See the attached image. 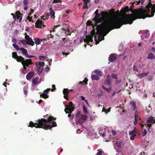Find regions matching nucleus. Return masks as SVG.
<instances>
[{
    "mask_svg": "<svg viewBox=\"0 0 155 155\" xmlns=\"http://www.w3.org/2000/svg\"><path fill=\"white\" fill-rule=\"evenodd\" d=\"M23 14L20 13L19 11H17L15 12V19L17 18V19H19V22H20L22 19V16Z\"/></svg>",
    "mask_w": 155,
    "mask_h": 155,
    "instance_id": "nucleus-7",
    "label": "nucleus"
},
{
    "mask_svg": "<svg viewBox=\"0 0 155 155\" xmlns=\"http://www.w3.org/2000/svg\"><path fill=\"white\" fill-rule=\"evenodd\" d=\"M133 71H138L137 67L135 65H134L133 66Z\"/></svg>",
    "mask_w": 155,
    "mask_h": 155,
    "instance_id": "nucleus-50",
    "label": "nucleus"
},
{
    "mask_svg": "<svg viewBox=\"0 0 155 155\" xmlns=\"http://www.w3.org/2000/svg\"><path fill=\"white\" fill-rule=\"evenodd\" d=\"M93 36L92 35H87L86 37V38H87L89 41V43L90 42H91L93 41Z\"/></svg>",
    "mask_w": 155,
    "mask_h": 155,
    "instance_id": "nucleus-26",
    "label": "nucleus"
},
{
    "mask_svg": "<svg viewBox=\"0 0 155 155\" xmlns=\"http://www.w3.org/2000/svg\"><path fill=\"white\" fill-rule=\"evenodd\" d=\"M91 78L92 80H98L99 79V77L98 76L95 74L91 75Z\"/></svg>",
    "mask_w": 155,
    "mask_h": 155,
    "instance_id": "nucleus-27",
    "label": "nucleus"
},
{
    "mask_svg": "<svg viewBox=\"0 0 155 155\" xmlns=\"http://www.w3.org/2000/svg\"><path fill=\"white\" fill-rule=\"evenodd\" d=\"M153 54L152 53L148 54L147 56V58L150 60H152L153 59Z\"/></svg>",
    "mask_w": 155,
    "mask_h": 155,
    "instance_id": "nucleus-34",
    "label": "nucleus"
},
{
    "mask_svg": "<svg viewBox=\"0 0 155 155\" xmlns=\"http://www.w3.org/2000/svg\"><path fill=\"white\" fill-rule=\"evenodd\" d=\"M51 90V88H47L46 90H45L44 91V92L46 94H48V92Z\"/></svg>",
    "mask_w": 155,
    "mask_h": 155,
    "instance_id": "nucleus-52",
    "label": "nucleus"
},
{
    "mask_svg": "<svg viewBox=\"0 0 155 155\" xmlns=\"http://www.w3.org/2000/svg\"><path fill=\"white\" fill-rule=\"evenodd\" d=\"M40 96L41 97H42L45 99L47 98L48 97V95L44 93L40 95Z\"/></svg>",
    "mask_w": 155,
    "mask_h": 155,
    "instance_id": "nucleus-32",
    "label": "nucleus"
},
{
    "mask_svg": "<svg viewBox=\"0 0 155 155\" xmlns=\"http://www.w3.org/2000/svg\"><path fill=\"white\" fill-rule=\"evenodd\" d=\"M152 124H145V125H147V127L150 128V127H151V126H152Z\"/></svg>",
    "mask_w": 155,
    "mask_h": 155,
    "instance_id": "nucleus-58",
    "label": "nucleus"
},
{
    "mask_svg": "<svg viewBox=\"0 0 155 155\" xmlns=\"http://www.w3.org/2000/svg\"><path fill=\"white\" fill-rule=\"evenodd\" d=\"M25 38L27 42V44L31 46H33L34 45V42L33 41L32 39L30 37L29 35H26L25 36Z\"/></svg>",
    "mask_w": 155,
    "mask_h": 155,
    "instance_id": "nucleus-5",
    "label": "nucleus"
},
{
    "mask_svg": "<svg viewBox=\"0 0 155 155\" xmlns=\"http://www.w3.org/2000/svg\"><path fill=\"white\" fill-rule=\"evenodd\" d=\"M117 54H112L110 55L108 58V60L110 62H113L116 60Z\"/></svg>",
    "mask_w": 155,
    "mask_h": 155,
    "instance_id": "nucleus-8",
    "label": "nucleus"
},
{
    "mask_svg": "<svg viewBox=\"0 0 155 155\" xmlns=\"http://www.w3.org/2000/svg\"><path fill=\"white\" fill-rule=\"evenodd\" d=\"M137 118H134V124L136 125L137 123Z\"/></svg>",
    "mask_w": 155,
    "mask_h": 155,
    "instance_id": "nucleus-60",
    "label": "nucleus"
},
{
    "mask_svg": "<svg viewBox=\"0 0 155 155\" xmlns=\"http://www.w3.org/2000/svg\"><path fill=\"white\" fill-rule=\"evenodd\" d=\"M54 38L53 35L51 34L48 35L47 36V37L42 39V41H46L47 40H48L50 38Z\"/></svg>",
    "mask_w": 155,
    "mask_h": 155,
    "instance_id": "nucleus-29",
    "label": "nucleus"
},
{
    "mask_svg": "<svg viewBox=\"0 0 155 155\" xmlns=\"http://www.w3.org/2000/svg\"><path fill=\"white\" fill-rule=\"evenodd\" d=\"M98 152L96 155H102V151L99 149H98L97 150Z\"/></svg>",
    "mask_w": 155,
    "mask_h": 155,
    "instance_id": "nucleus-47",
    "label": "nucleus"
},
{
    "mask_svg": "<svg viewBox=\"0 0 155 155\" xmlns=\"http://www.w3.org/2000/svg\"><path fill=\"white\" fill-rule=\"evenodd\" d=\"M96 36H95L94 38V40L96 41V45H97L99 44V41H97V39H96Z\"/></svg>",
    "mask_w": 155,
    "mask_h": 155,
    "instance_id": "nucleus-56",
    "label": "nucleus"
},
{
    "mask_svg": "<svg viewBox=\"0 0 155 155\" xmlns=\"http://www.w3.org/2000/svg\"><path fill=\"white\" fill-rule=\"evenodd\" d=\"M111 80L110 75L108 74L105 80L104 84H108L109 86L111 84Z\"/></svg>",
    "mask_w": 155,
    "mask_h": 155,
    "instance_id": "nucleus-11",
    "label": "nucleus"
},
{
    "mask_svg": "<svg viewBox=\"0 0 155 155\" xmlns=\"http://www.w3.org/2000/svg\"><path fill=\"white\" fill-rule=\"evenodd\" d=\"M32 17H30L29 16H28L27 17V19L30 22H33V21L32 20Z\"/></svg>",
    "mask_w": 155,
    "mask_h": 155,
    "instance_id": "nucleus-41",
    "label": "nucleus"
},
{
    "mask_svg": "<svg viewBox=\"0 0 155 155\" xmlns=\"http://www.w3.org/2000/svg\"><path fill=\"white\" fill-rule=\"evenodd\" d=\"M53 119V117L51 116L49 117L48 119L43 118L41 119L37 127H42V128L45 130L48 129L51 130L52 127L57 126L56 122L51 121Z\"/></svg>",
    "mask_w": 155,
    "mask_h": 155,
    "instance_id": "nucleus-2",
    "label": "nucleus"
},
{
    "mask_svg": "<svg viewBox=\"0 0 155 155\" xmlns=\"http://www.w3.org/2000/svg\"><path fill=\"white\" fill-rule=\"evenodd\" d=\"M12 46H13V47H14V48H15L16 49V50L17 51L19 50V48L18 46V45H16L15 44H12Z\"/></svg>",
    "mask_w": 155,
    "mask_h": 155,
    "instance_id": "nucleus-38",
    "label": "nucleus"
},
{
    "mask_svg": "<svg viewBox=\"0 0 155 155\" xmlns=\"http://www.w3.org/2000/svg\"><path fill=\"white\" fill-rule=\"evenodd\" d=\"M148 72H143L141 74H139L138 77L140 78L141 79L143 77L147 76L148 74Z\"/></svg>",
    "mask_w": 155,
    "mask_h": 155,
    "instance_id": "nucleus-22",
    "label": "nucleus"
},
{
    "mask_svg": "<svg viewBox=\"0 0 155 155\" xmlns=\"http://www.w3.org/2000/svg\"><path fill=\"white\" fill-rule=\"evenodd\" d=\"M43 71V68H41L40 70L38 71V74H40L41 73V72Z\"/></svg>",
    "mask_w": 155,
    "mask_h": 155,
    "instance_id": "nucleus-61",
    "label": "nucleus"
},
{
    "mask_svg": "<svg viewBox=\"0 0 155 155\" xmlns=\"http://www.w3.org/2000/svg\"><path fill=\"white\" fill-rule=\"evenodd\" d=\"M12 57L14 59H16L18 62H21L22 65H24L26 66H29L30 64H32V62L30 59H25L21 56H18L17 55V53L13 52L12 53Z\"/></svg>",
    "mask_w": 155,
    "mask_h": 155,
    "instance_id": "nucleus-3",
    "label": "nucleus"
},
{
    "mask_svg": "<svg viewBox=\"0 0 155 155\" xmlns=\"http://www.w3.org/2000/svg\"><path fill=\"white\" fill-rule=\"evenodd\" d=\"M101 15L102 17L101 18H103V21L107 17L108 13L106 11H102L101 12Z\"/></svg>",
    "mask_w": 155,
    "mask_h": 155,
    "instance_id": "nucleus-17",
    "label": "nucleus"
},
{
    "mask_svg": "<svg viewBox=\"0 0 155 155\" xmlns=\"http://www.w3.org/2000/svg\"><path fill=\"white\" fill-rule=\"evenodd\" d=\"M91 35H92V36H94L95 35L96 33L95 32V30L94 28L91 31Z\"/></svg>",
    "mask_w": 155,
    "mask_h": 155,
    "instance_id": "nucleus-36",
    "label": "nucleus"
},
{
    "mask_svg": "<svg viewBox=\"0 0 155 155\" xmlns=\"http://www.w3.org/2000/svg\"><path fill=\"white\" fill-rule=\"evenodd\" d=\"M52 87L53 88V89H51V90L52 91H54L56 89V88L55 87V85L53 84L52 85Z\"/></svg>",
    "mask_w": 155,
    "mask_h": 155,
    "instance_id": "nucleus-49",
    "label": "nucleus"
},
{
    "mask_svg": "<svg viewBox=\"0 0 155 155\" xmlns=\"http://www.w3.org/2000/svg\"><path fill=\"white\" fill-rule=\"evenodd\" d=\"M146 122L147 124H153L155 123V118L154 119V117L152 116L149 117Z\"/></svg>",
    "mask_w": 155,
    "mask_h": 155,
    "instance_id": "nucleus-13",
    "label": "nucleus"
},
{
    "mask_svg": "<svg viewBox=\"0 0 155 155\" xmlns=\"http://www.w3.org/2000/svg\"><path fill=\"white\" fill-rule=\"evenodd\" d=\"M147 134V131L145 129H144V130L143 132H142V135L143 137L145 136Z\"/></svg>",
    "mask_w": 155,
    "mask_h": 155,
    "instance_id": "nucleus-48",
    "label": "nucleus"
},
{
    "mask_svg": "<svg viewBox=\"0 0 155 155\" xmlns=\"http://www.w3.org/2000/svg\"><path fill=\"white\" fill-rule=\"evenodd\" d=\"M149 33L148 31H146L144 32L143 34L141 35V37L142 39L144 38H147L149 36Z\"/></svg>",
    "mask_w": 155,
    "mask_h": 155,
    "instance_id": "nucleus-16",
    "label": "nucleus"
},
{
    "mask_svg": "<svg viewBox=\"0 0 155 155\" xmlns=\"http://www.w3.org/2000/svg\"><path fill=\"white\" fill-rule=\"evenodd\" d=\"M54 38L53 35L51 34L48 35L47 36V37L42 39V41H46L47 40H48L50 38Z\"/></svg>",
    "mask_w": 155,
    "mask_h": 155,
    "instance_id": "nucleus-30",
    "label": "nucleus"
},
{
    "mask_svg": "<svg viewBox=\"0 0 155 155\" xmlns=\"http://www.w3.org/2000/svg\"><path fill=\"white\" fill-rule=\"evenodd\" d=\"M114 9H112L110 10V12L111 15L115 16L116 15V14L114 11Z\"/></svg>",
    "mask_w": 155,
    "mask_h": 155,
    "instance_id": "nucleus-33",
    "label": "nucleus"
},
{
    "mask_svg": "<svg viewBox=\"0 0 155 155\" xmlns=\"http://www.w3.org/2000/svg\"><path fill=\"white\" fill-rule=\"evenodd\" d=\"M84 41L85 43H89V41H88L87 39L86 38L84 40Z\"/></svg>",
    "mask_w": 155,
    "mask_h": 155,
    "instance_id": "nucleus-63",
    "label": "nucleus"
},
{
    "mask_svg": "<svg viewBox=\"0 0 155 155\" xmlns=\"http://www.w3.org/2000/svg\"><path fill=\"white\" fill-rule=\"evenodd\" d=\"M33 73L32 72H29L26 76V78L27 80H30L33 76Z\"/></svg>",
    "mask_w": 155,
    "mask_h": 155,
    "instance_id": "nucleus-20",
    "label": "nucleus"
},
{
    "mask_svg": "<svg viewBox=\"0 0 155 155\" xmlns=\"http://www.w3.org/2000/svg\"><path fill=\"white\" fill-rule=\"evenodd\" d=\"M136 132V130L135 128L132 131L129 133V135H131L130 137V139L131 140H133L134 139V137L136 135L135 134Z\"/></svg>",
    "mask_w": 155,
    "mask_h": 155,
    "instance_id": "nucleus-14",
    "label": "nucleus"
},
{
    "mask_svg": "<svg viewBox=\"0 0 155 155\" xmlns=\"http://www.w3.org/2000/svg\"><path fill=\"white\" fill-rule=\"evenodd\" d=\"M93 36L92 35H87L86 37V38H87L89 41V43L90 42H91L93 41Z\"/></svg>",
    "mask_w": 155,
    "mask_h": 155,
    "instance_id": "nucleus-25",
    "label": "nucleus"
},
{
    "mask_svg": "<svg viewBox=\"0 0 155 155\" xmlns=\"http://www.w3.org/2000/svg\"><path fill=\"white\" fill-rule=\"evenodd\" d=\"M111 77L114 79H116L117 78V75L112 73L111 74Z\"/></svg>",
    "mask_w": 155,
    "mask_h": 155,
    "instance_id": "nucleus-40",
    "label": "nucleus"
},
{
    "mask_svg": "<svg viewBox=\"0 0 155 155\" xmlns=\"http://www.w3.org/2000/svg\"><path fill=\"white\" fill-rule=\"evenodd\" d=\"M20 42L23 45H25L27 44V42H26V40H21L20 41Z\"/></svg>",
    "mask_w": 155,
    "mask_h": 155,
    "instance_id": "nucleus-51",
    "label": "nucleus"
},
{
    "mask_svg": "<svg viewBox=\"0 0 155 155\" xmlns=\"http://www.w3.org/2000/svg\"><path fill=\"white\" fill-rule=\"evenodd\" d=\"M80 113V111H77L75 116V117L76 118L78 119V118L79 115Z\"/></svg>",
    "mask_w": 155,
    "mask_h": 155,
    "instance_id": "nucleus-45",
    "label": "nucleus"
},
{
    "mask_svg": "<svg viewBox=\"0 0 155 155\" xmlns=\"http://www.w3.org/2000/svg\"><path fill=\"white\" fill-rule=\"evenodd\" d=\"M61 0H53V3H61Z\"/></svg>",
    "mask_w": 155,
    "mask_h": 155,
    "instance_id": "nucleus-43",
    "label": "nucleus"
},
{
    "mask_svg": "<svg viewBox=\"0 0 155 155\" xmlns=\"http://www.w3.org/2000/svg\"><path fill=\"white\" fill-rule=\"evenodd\" d=\"M87 117L86 115L81 114V118L78 120V122L80 124H81V123L84 122L87 120Z\"/></svg>",
    "mask_w": 155,
    "mask_h": 155,
    "instance_id": "nucleus-10",
    "label": "nucleus"
},
{
    "mask_svg": "<svg viewBox=\"0 0 155 155\" xmlns=\"http://www.w3.org/2000/svg\"><path fill=\"white\" fill-rule=\"evenodd\" d=\"M93 36L92 35H87L86 37V38H87L89 41V43L90 42H91L93 41Z\"/></svg>",
    "mask_w": 155,
    "mask_h": 155,
    "instance_id": "nucleus-24",
    "label": "nucleus"
},
{
    "mask_svg": "<svg viewBox=\"0 0 155 155\" xmlns=\"http://www.w3.org/2000/svg\"><path fill=\"white\" fill-rule=\"evenodd\" d=\"M50 16V15L49 13H47V14H46V15H45V18L47 19H48V18H49V17Z\"/></svg>",
    "mask_w": 155,
    "mask_h": 155,
    "instance_id": "nucleus-54",
    "label": "nucleus"
},
{
    "mask_svg": "<svg viewBox=\"0 0 155 155\" xmlns=\"http://www.w3.org/2000/svg\"><path fill=\"white\" fill-rule=\"evenodd\" d=\"M26 57L27 58H35V56H32V55H28V54H27V56Z\"/></svg>",
    "mask_w": 155,
    "mask_h": 155,
    "instance_id": "nucleus-57",
    "label": "nucleus"
},
{
    "mask_svg": "<svg viewBox=\"0 0 155 155\" xmlns=\"http://www.w3.org/2000/svg\"><path fill=\"white\" fill-rule=\"evenodd\" d=\"M130 104L133 107V110H135L136 108V102L134 101H131Z\"/></svg>",
    "mask_w": 155,
    "mask_h": 155,
    "instance_id": "nucleus-28",
    "label": "nucleus"
},
{
    "mask_svg": "<svg viewBox=\"0 0 155 155\" xmlns=\"http://www.w3.org/2000/svg\"><path fill=\"white\" fill-rule=\"evenodd\" d=\"M49 10L50 11V15L51 16V18L54 19L55 18V16L54 15L55 13V12L53 10H52L51 8H50Z\"/></svg>",
    "mask_w": 155,
    "mask_h": 155,
    "instance_id": "nucleus-18",
    "label": "nucleus"
},
{
    "mask_svg": "<svg viewBox=\"0 0 155 155\" xmlns=\"http://www.w3.org/2000/svg\"><path fill=\"white\" fill-rule=\"evenodd\" d=\"M44 65H45V63L42 61L39 62L38 64V66L39 67V68H40L41 67H43Z\"/></svg>",
    "mask_w": 155,
    "mask_h": 155,
    "instance_id": "nucleus-35",
    "label": "nucleus"
},
{
    "mask_svg": "<svg viewBox=\"0 0 155 155\" xmlns=\"http://www.w3.org/2000/svg\"><path fill=\"white\" fill-rule=\"evenodd\" d=\"M73 103L72 102H70L68 105H66V109H67L68 110H69L70 113H71L74 110V108L73 107Z\"/></svg>",
    "mask_w": 155,
    "mask_h": 155,
    "instance_id": "nucleus-6",
    "label": "nucleus"
},
{
    "mask_svg": "<svg viewBox=\"0 0 155 155\" xmlns=\"http://www.w3.org/2000/svg\"><path fill=\"white\" fill-rule=\"evenodd\" d=\"M92 22L90 20L88 21L87 22V25H92Z\"/></svg>",
    "mask_w": 155,
    "mask_h": 155,
    "instance_id": "nucleus-53",
    "label": "nucleus"
},
{
    "mask_svg": "<svg viewBox=\"0 0 155 155\" xmlns=\"http://www.w3.org/2000/svg\"><path fill=\"white\" fill-rule=\"evenodd\" d=\"M95 73L98 75L101 76L102 73L101 71H95Z\"/></svg>",
    "mask_w": 155,
    "mask_h": 155,
    "instance_id": "nucleus-44",
    "label": "nucleus"
},
{
    "mask_svg": "<svg viewBox=\"0 0 155 155\" xmlns=\"http://www.w3.org/2000/svg\"><path fill=\"white\" fill-rule=\"evenodd\" d=\"M40 119H39L38 120V123H34L32 121H30L29 122V125H28V127H36V128H41V127H38L37 126L38 125V124L39 123V122L40 121Z\"/></svg>",
    "mask_w": 155,
    "mask_h": 155,
    "instance_id": "nucleus-9",
    "label": "nucleus"
},
{
    "mask_svg": "<svg viewBox=\"0 0 155 155\" xmlns=\"http://www.w3.org/2000/svg\"><path fill=\"white\" fill-rule=\"evenodd\" d=\"M23 4L24 6H26L28 4V0H24L23 1Z\"/></svg>",
    "mask_w": 155,
    "mask_h": 155,
    "instance_id": "nucleus-42",
    "label": "nucleus"
},
{
    "mask_svg": "<svg viewBox=\"0 0 155 155\" xmlns=\"http://www.w3.org/2000/svg\"><path fill=\"white\" fill-rule=\"evenodd\" d=\"M35 43L37 45L40 44L41 41H43V39H40L39 38H35L34 39Z\"/></svg>",
    "mask_w": 155,
    "mask_h": 155,
    "instance_id": "nucleus-21",
    "label": "nucleus"
},
{
    "mask_svg": "<svg viewBox=\"0 0 155 155\" xmlns=\"http://www.w3.org/2000/svg\"><path fill=\"white\" fill-rule=\"evenodd\" d=\"M69 93V89L68 88H64L63 90V93L64 94V97L67 100H68V96Z\"/></svg>",
    "mask_w": 155,
    "mask_h": 155,
    "instance_id": "nucleus-15",
    "label": "nucleus"
},
{
    "mask_svg": "<svg viewBox=\"0 0 155 155\" xmlns=\"http://www.w3.org/2000/svg\"><path fill=\"white\" fill-rule=\"evenodd\" d=\"M102 89H104L105 91H106L108 93H109L112 90L111 87H110L108 88H107L105 87L103 85H102Z\"/></svg>",
    "mask_w": 155,
    "mask_h": 155,
    "instance_id": "nucleus-23",
    "label": "nucleus"
},
{
    "mask_svg": "<svg viewBox=\"0 0 155 155\" xmlns=\"http://www.w3.org/2000/svg\"><path fill=\"white\" fill-rule=\"evenodd\" d=\"M42 24L43 22H42V21L40 20L39 19H38L37 21L36 22V23H35V27H36V28H41Z\"/></svg>",
    "mask_w": 155,
    "mask_h": 155,
    "instance_id": "nucleus-12",
    "label": "nucleus"
},
{
    "mask_svg": "<svg viewBox=\"0 0 155 155\" xmlns=\"http://www.w3.org/2000/svg\"><path fill=\"white\" fill-rule=\"evenodd\" d=\"M45 71L47 72L49 71H50V68L48 67H47L46 68H45Z\"/></svg>",
    "mask_w": 155,
    "mask_h": 155,
    "instance_id": "nucleus-62",
    "label": "nucleus"
},
{
    "mask_svg": "<svg viewBox=\"0 0 155 155\" xmlns=\"http://www.w3.org/2000/svg\"><path fill=\"white\" fill-rule=\"evenodd\" d=\"M87 4L84 3L83 8H85L87 7Z\"/></svg>",
    "mask_w": 155,
    "mask_h": 155,
    "instance_id": "nucleus-55",
    "label": "nucleus"
},
{
    "mask_svg": "<svg viewBox=\"0 0 155 155\" xmlns=\"http://www.w3.org/2000/svg\"><path fill=\"white\" fill-rule=\"evenodd\" d=\"M38 78L37 77H36L35 78L33 79L32 80V83L34 84H36L37 83V82L38 81Z\"/></svg>",
    "mask_w": 155,
    "mask_h": 155,
    "instance_id": "nucleus-31",
    "label": "nucleus"
},
{
    "mask_svg": "<svg viewBox=\"0 0 155 155\" xmlns=\"http://www.w3.org/2000/svg\"><path fill=\"white\" fill-rule=\"evenodd\" d=\"M134 3L132 4V6L129 8L126 6L121 9L122 13H125L128 11H132L133 14L124 15L121 18H117L114 19L103 22L97 26L96 34L98 35V38L100 41L104 39L105 36L111 30L119 28L123 25L131 24L133 21L137 19H145L146 17L153 16L155 12V4L153 5L150 2L145 6V9L140 8L133 10V6Z\"/></svg>",
    "mask_w": 155,
    "mask_h": 155,
    "instance_id": "nucleus-1",
    "label": "nucleus"
},
{
    "mask_svg": "<svg viewBox=\"0 0 155 155\" xmlns=\"http://www.w3.org/2000/svg\"><path fill=\"white\" fill-rule=\"evenodd\" d=\"M112 133L113 135H116L117 133L114 130H113L112 131Z\"/></svg>",
    "mask_w": 155,
    "mask_h": 155,
    "instance_id": "nucleus-59",
    "label": "nucleus"
},
{
    "mask_svg": "<svg viewBox=\"0 0 155 155\" xmlns=\"http://www.w3.org/2000/svg\"><path fill=\"white\" fill-rule=\"evenodd\" d=\"M19 50L22 51L21 53L22 54L25 55L26 57L27 56V54H28L27 50L23 48H19Z\"/></svg>",
    "mask_w": 155,
    "mask_h": 155,
    "instance_id": "nucleus-19",
    "label": "nucleus"
},
{
    "mask_svg": "<svg viewBox=\"0 0 155 155\" xmlns=\"http://www.w3.org/2000/svg\"><path fill=\"white\" fill-rule=\"evenodd\" d=\"M88 79L87 78H85L84 80L83 81V83H84L85 84H87V81Z\"/></svg>",
    "mask_w": 155,
    "mask_h": 155,
    "instance_id": "nucleus-46",
    "label": "nucleus"
},
{
    "mask_svg": "<svg viewBox=\"0 0 155 155\" xmlns=\"http://www.w3.org/2000/svg\"><path fill=\"white\" fill-rule=\"evenodd\" d=\"M83 109L84 112V113L86 114L87 113V109L86 107H85L84 105H83Z\"/></svg>",
    "mask_w": 155,
    "mask_h": 155,
    "instance_id": "nucleus-37",
    "label": "nucleus"
},
{
    "mask_svg": "<svg viewBox=\"0 0 155 155\" xmlns=\"http://www.w3.org/2000/svg\"><path fill=\"white\" fill-rule=\"evenodd\" d=\"M101 14L99 13L96 14L95 17L94 18L93 21L95 22L96 24L101 22L103 21V18H100Z\"/></svg>",
    "mask_w": 155,
    "mask_h": 155,
    "instance_id": "nucleus-4",
    "label": "nucleus"
},
{
    "mask_svg": "<svg viewBox=\"0 0 155 155\" xmlns=\"http://www.w3.org/2000/svg\"><path fill=\"white\" fill-rule=\"evenodd\" d=\"M121 79H115V83L116 84H118L121 82Z\"/></svg>",
    "mask_w": 155,
    "mask_h": 155,
    "instance_id": "nucleus-39",
    "label": "nucleus"
},
{
    "mask_svg": "<svg viewBox=\"0 0 155 155\" xmlns=\"http://www.w3.org/2000/svg\"><path fill=\"white\" fill-rule=\"evenodd\" d=\"M106 109L105 108V107H103V108L102 111L103 112H104L106 113Z\"/></svg>",
    "mask_w": 155,
    "mask_h": 155,
    "instance_id": "nucleus-64",
    "label": "nucleus"
}]
</instances>
